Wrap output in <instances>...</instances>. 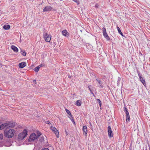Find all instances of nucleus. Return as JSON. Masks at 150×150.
Instances as JSON below:
<instances>
[{
	"label": "nucleus",
	"instance_id": "f257e3e1",
	"mask_svg": "<svg viewBox=\"0 0 150 150\" xmlns=\"http://www.w3.org/2000/svg\"><path fill=\"white\" fill-rule=\"evenodd\" d=\"M14 135V130L12 129L9 130L8 131H5L4 132V136L8 138H12Z\"/></svg>",
	"mask_w": 150,
	"mask_h": 150
},
{
	"label": "nucleus",
	"instance_id": "f03ea898",
	"mask_svg": "<svg viewBox=\"0 0 150 150\" xmlns=\"http://www.w3.org/2000/svg\"><path fill=\"white\" fill-rule=\"evenodd\" d=\"M27 131L25 129L22 132L19 134L18 137V140L20 141L23 139L27 136Z\"/></svg>",
	"mask_w": 150,
	"mask_h": 150
},
{
	"label": "nucleus",
	"instance_id": "7ed1b4c3",
	"mask_svg": "<svg viewBox=\"0 0 150 150\" xmlns=\"http://www.w3.org/2000/svg\"><path fill=\"white\" fill-rule=\"evenodd\" d=\"M36 139H37L36 135L35 133H33L31 134L29 138L28 141L30 142H33Z\"/></svg>",
	"mask_w": 150,
	"mask_h": 150
},
{
	"label": "nucleus",
	"instance_id": "20e7f679",
	"mask_svg": "<svg viewBox=\"0 0 150 150\" xmlns=\"http://www.w3.org/2000/svg\"><path fill=\"white\" fill-rule=\"evenodd\" d=\"M43 37L46 41L49 42L51 39V36L48 34L47 33H44Z\"/></svg>",
	"mask_w": 150,
	"mask_h": 150
},
{
	"label": "nucleus",
	"instance_id": "39448f33",
	"mask_svg": "<svg viewBox=\"0 0 150 150\" xmlns=\"http://www.w3.org/2000/svg\"><path fill=\"white\" fill-rule=\"evenodd\" d=\"M103 33V36L108 40H109L110 38L109 37L108 35L106 32V30L105 28L103 27L102 28Z\"/></svg>",
	"mask_w": 150,
	"mask_h": 150
},
{
	"label": "nucleus",
	"instance_id": "423d86ee",
	"mask_svg": "<svg viewBox=\"0 0 150 150\" xmlns=\"http://www.w3.org/2000/svg\"><path fill=\"white\" fill-rule=\"evenodd\" d=\"M50 129L55 134L56 136L57 137V138H58L59 137V132L57 129L55 127H50Z\"/></svg>",
	"mask_w": 150,
	"mask_h": 150
},
{
	"label": "nucleus",
	"instance_id": "0eeeda50",
	"mask_svg": "<svg viewBox=\"0 0 150 150\" xmlns=\"http://www.w3.org/2000/svg\"><path fill=\"white\" fill-rule=\"evenodd\" d=\"M108 136L110 138L113 137V134L110 126L108 127Z\"/></svg>",
	"mask_w": 150,
	"mask_h": 150
},
{
	"label": "nucleus",
	"instance_id": "6e6552de",
	"mask_svg": "<svg viewBox=\"0 0 150 150\" xmlns=\"http://www.w3.org/2000/svg\"><path fill=\"white\" fill-rule=\"evenodd\" d=\"M137 73L139 78L140 81L143 83L144 86H145L146 85V82L145 79L142 77V75L140 74V72L139 71H137Z\"/></svg>",
	"mask_w": 150,
	"mask_h": 150
},
{
	"label": "nucleus",
	"instance_id": "1a4fd4ad",
	"mask_svg": "<svg viewBox=\"0 0 150 150\" xmlns=\"http://www.w3.org/2000/svg\"><path fill=\"white\" fill-rule=\"evenodd\" d=\"M52 8L50 6H46L45 7L43 10V12H47L50 11L52 10Z\"/></svg>",
	"mask_w": 150,
	"mask_h": 150
},
{
	"label": "nucleus",
	"instance_id": "9d476101",
	"mask_svg": "<svg viewBox=\"0 0 150 150\" xmlns=\"http://www.w3.org/2000/svg\"><path fill=\"white\" fill-rule=\"evenodd\" d=\"M82 130L83 133H84L85 136H86L88 132L87 128V127L86 126H84L82 128Z\"/></svg>",
	"mask_w": 150,
	"mask_h": 150
},
{
	"label": "nucleus",
	"instance_id": "9b49d317",
	"mask_svg": "<svg viewBox=\"0 0 150 150\" xmlns=\"http://www.w3.org/2000/svg\"><path fill=\"white\" fill-rule=\"evenodd\" d=\"M26 66V63L25 62H22L19 64L18 66L19 67L21 68H23Z\"/></svg>",
	"mask_w": 150,
	"mask_h": 150
},
{
	"label": "nucleus",
	"instance_id": "f8f14e48",
	"mask_svg": "<svg viewBox=\"0 0 150 150\" xmlns=\"http://www.w3.org/2000/svg\"><path fill=\"white\" fill-rule=\"evenodd\" d=\"M8 127V124L7 123H5L3 124L0 125V130L2 129H4L5 127Z\"/></svg>",
	"mask_w": 150,
	"mask_h": 150
},
{
	"label": "nucleus",
	"instance_id": "ddd939ff",
	"mask_svg": "<svg viewBox=\"0 0 150 150\" xmlns=\"http://www.w3.org/2000/svg\"><path fill=\"white\" fill-rule=\"evenodd\" d=\"M8 126L11 128L14 127L16 124L15 122H9L8 123Z\"/></svg>",
	"mask_w": 150,
	"mask_h": 150
},
{
	"label": "nucleus",
	"instance_id": "4468645a",
	"mask_svg": "<svg viewBox=\"0 0 150 150\" xmlns=\"http://www.w3.org/2000/svg\"><path fill=\"white\" fill-rule=\"evenodd\" d=\"M62 34L63 35L65 36H68V33L66 30H64L62 31Z\"/></svg>",
	"mask_w": 150,
	"mask_h": 150
},
{
	"label": "nucleus",
	"instance_id": "2eb2a0df",
	"mask_svg": "<svg viewBox=\"0 0 150 150\" xmlns=\"http://www.w3.org/2000/svg\"><path fill=\"white\" fill-rule=\"evenodd\" d=\"M11 49L16 52H17L18 50V48L16 46L14 45H12L11 46Z\"/></svg>",
	"mask_w": 150,
	"mask_h": 150
},
{
	"label": "nucleus",
	"instance_id": "dca6fc26",
	"mask_svg": "<svg viewBox=\"0 0 150 150\" xmlns=\"http://www.w3.org/2000/svg\"><path fill=\"white\" fill-rule=\"evenodd\" d=\"M10 26L9 25H4L3 26V28L6 30H7L10 29Z\"/></svg>",
	"mask_w": 150,
	"mask_h": 150
},
{
	"label": "nucleus",
	"instance_id": "f3484780",
	"mask_svg": "<svg viewBox=\"0 0 150 150\" xmlns=\"http://www.w3.org/2000/svg\"><path fill=\"white\" fill-rule=\"evenodd\" d=\"M81 102L80 100H78L76 102V105L80 106L81 105Z\"/></svg>",
	"mask_w": 150,
	"mask_h": 150
},
{
	"label": "nucleus",
	"instance_id": "a211bd4d",
	"mask_svg": "<svg viewBox=\"0 0 150 150\" xmlns=\"http://www.w3.org/2000/svg\"><path fill=\"white\" fill-rule=\"evenodd\" d=\"M21 54L24 56H25L26 55V53L23 50H21Z\"/></svg>",
	"mask_w": 150,
	"mask_h": 150
},
{
	"label": "nucleus",
	"instance_id": "6ab92c4d",
	"mask_svg": "<svg viewBox=\"0 0 150 150\" xmlns=\"http://www.w3.org/2000/svg\"><path fill=\"white\" fill-rule=\"evenodd\" d=\"M117 30L118 31V33L120 34L122 36H123V33H122L120 29V28L118 26H117Z\"/></svg>",
	"mask_w": 150,
	"mask_h": 150
},
{
	"label": "nucleus",
	"instance_id": "aec40b11",
	"mask_svg": "<svg viewBox=\"0 0 150 150\" xmlns=\"http://www.w3.org/2000/svg\"><path fill=\"white\" fill-rule=\"evenodd\" d=\"M96 101L97 102H98V103L100 107H101L102 105V103L100 100L99 99H97L96 100Z\"/></svg>",
	"mask_w": 150,
	"mask_h": 150
},
{
	"label": "nucleus",
	"instance_id": "412c9836",
	"mask_svg": "<svg viewBox=\"0 0 150 150\" xmlns=\"http://www.w3.org/2000/svg\"><path fill=\"white\" fill-rule=\"evenodd\" d=\"M130 120V118L129 115H126V122H129Z\"/></svg>",
	"mask_w": 150,
	"mask_h": 150
},
{
	"label": "nucleus",
	"instance_id": "4be33fe9",
	"mask_svg": "<svg viewBox=\"0 0 150 150\" xmlns=\"http://www.w3.org/2000/svg\"><path fill=\"white\" fill-rule=\"evenodd\" d=\"M98 83L100 85L99 86V87L101 88H103V86L102 85V83L101 80H100V81H99L98 82Z\"/></svg>",
	"mask_w": 150,
	"mask_h": 150
},
{
	"label": "nucleus",
	"instance_id": "5701e85b",
	"mask_svg": "<svg viewBox=\"0 0 150 150\" xmlns=\"http://www.w3.org/2000/svg\"><path fill=\"white\" fill-rule=\"evenodd\" d=\"M65 110H66L67 113V114H68V115H69L71 116V117H72V115H71V113L70 112V111L69 110H67V109H65Z\"/></svg>",
	"mask_w": 150,
	"mask_h": 150
},
{
	"label": "nucleus",
	"instance_id": "b1692460",
	"mask_svg": "<svg viewBox=\"0 0 150 150\" xmlns=\"http://www.w3.org/2000/svg\"><path fill=\"white\" fill-rule=\"evenodd\" d=\"M41 135V133L39 131H38L37 132V135H36L37 139Z\"/></svg>",
	"mask_w": 150,
	"mask_h": 150
},
{
	"label": "nucleus",
	"instance_id": "393cba45",
	"mask_svg": "<svg viewBox=\"0 0 150 150\" xmlns=\"http://www.w3.org/2000/svg\"><path fill=\"white\" fill-rule=\"evenodd\" d=\"M121 78L120 77H118V79H117V84H119L120 83V82L121 80Z\"/></svg>",
	"mask_w": 150,
	"mask_h": 150
},
{
	"label": "nucleus",
	"instance_id": "a878e982",
	"mask_svg": "<svg viewBox=\"0 0 150 150\" xmlns=\"http://www.w3.org/2000/svg\"><path fill=\"white\" fill-rule=\"evenodd\" d=\"M39 69L38 68V67H35L34 69V70L35 71V72H38L39 70Z\"/></svg>",
	"mask_w": 150,
	"mask_h": 150
},
{
	"label": "nucleus",
	"instance_id": "bb28decb",
	"mask_svg": "<svg viewBox=\"0 0 150 150\" xmlns=\"http://www.w3.org/2000/svg\"><path fill=\"white\" fill-rule=\"evenodd\" d=\"M3 138V134H0V139L2 140Z\"/></svg>",
	"mask_w": 150,
	"mask_h": 150
},
{
	"label": "nucleus",
	"instance_id": "cd10ccee",
	"mask_svg": "<svg viewBox=\"0 0 150 150\" xmlns=\"http://www.w3.org/2000/svg\"><path fill=\"white\" fill-rule=\"evenodd\" d=\"M124 111L125 112H126V111H127V108L126 107H125L124 108Z\"/></svg>",
	"mask_w": 150,
	"mask_h": 150
},
{
	"label": "nucleus",
	"instance_id": "c85d7f7f",
	"mask_svg": "<svg viewBox=\"0 0 150 150\" xmlns=\"http://www.w3.org/2000/svg\"><path fill=\"white\" fill-rule=\"evenodd\" d=\"M95 7L96 8H98L99 7V5L98 4H96L95 5Z\"/></svg>",
	"mask_w": 150,
	"mask_h": 150
},
{
	"label": "nucleus",
	"instance_id": "c756f323",
	"mask_svg": "<svg viewBox=\"0 0 150 150\" xmlns=\"http://www.w3.org/2000/svg\"><path fill=\"white\" fill-rule=\"evenodd\" d=\"M89 90L91 92V93L93 95V96H95L94 95L93 93V92L92 90L91 89H90Z\"/></svg>",
	"mask_w": 150,
	"mask_h": 150
},
{
	"label": "nucleus",
	"instance_id": "7c9ffc66",
	"mask_svg": "<svg viewBox=\"0 0 150 150\" xmlns=\"http://www.w3.org/2000/svg\"><path fill=\"white\" fill-rule=\"evenodd\" d=\"M4 145V144H3L1 143V142H0V147H2Z\"/></svg>",
	"mask_w": 150,
	"mask_h": 150
},
{
	"label": "nucleus",
	"instance_id": "2f4dec72",
	"mask_svg": "<svg viewBox=\"0 0 150 150\" xmlns=\"http://www.w3.org/2000/svg\"><path fill=\"white\" fill-rule=\"evenodd\" d=\"M125 112L126 114V115H129V112H128V111H126V112Z\"/></svg>",
	"mask_w": 150,
	"mask_h": 150
},
{
	"label": "nucleus",
	"instance_id": "473e14b6",
	"mask_svg": "<svg viewBox=\"0 0 150 150\" xmlns=\"http://www.w3.org/2000/svg\"><path fill=\"white\" fill-rule=\"evenodd\" d=\"M71 117V121L72 122H73V121H74V119L73 117Z\"/></svg>",
	"mask_w": 150,
	"mask_h": 150
},
{
	"label": "nucleus",
	"instance_id": "72a5a7b5",
	"mask_svg": "<svg viewBox=\"0 0 150 150\" xmlns=\"http://www.w3.org/2000/svg\"><path fill=\"white\" fill-rule=\"evenodd\" d=\"M42 150H49V149L48 148H46L42 149Z\"/></svg>",
	"mask_w": 150,
	"mask_h": 150
},
{
	"label": "nucleus",
	"instance_id": "f704fd0d",
	"mask_svg": "<svg viewBox=\"0 0 150 150\" xmlns=\"http://www.w3.org/2000/svg\"><path fill=\"white\" fill-rule=\"evenodd\" d=\"M88 87L89 89H91V87H92V86H91L90 85H89L88 86Z\"/></svg>",
	"mask_w": 150,
	"mask_h": 150
},
{
	"label": "nucleus",
	"instance_id": "c9c22d12",
	"mask_svg": "<svg viewBox=\"0 0 150 150\" xmlns=\"http://www.w3.org/2000/svg\"><path fill=\"white\" fill-rule=\"evenodd\" d=\"M46 122L47 124H49V125H50L51 124L50 122H49V121H47Z\"/></svg>",
	"mask_w": 150,
	"mask_h": 150
},
{
	"label": "nucleus",
	"instance_id": "e433bc0d",
	"mask_svg": "<svg viewBox=\"0 0 150 150\" xmlns=\"http://www.w3.org/2000/svg\"><path fill=\"white\" fill-rule=\"evenodd\" d=\"M33 83H36V80H33Z\"/></svg>",
	"mask_w": 150,
	"mask_h": 150
},
{
	"label": "nucleus",
	"instance_id": "4c0bfd02",
	"mask_svg": "<svg viewBox=\"0 0 150 150\" xmlns=\"http://www.w3.org/2000/svg\"><path fill=\"white\" fill-rule=\"evenodd\" d=\"M72 0L75 2H76V3L77 2V0Z\"/></svg>",
	"mask_w": 150,
	"mask_h": 150
},
{
	"label": "nucleus",
	"instance_id": "58836bf2",
	"mask_svg": "<svg viewBox=\"0 0 150 150\" xmlns=\"http://www.w3.org/2000/svg\"><path fill=\"white\" fill-rule=\"evenodd\" d=\"M37 67H38V68H39V69H40V68L41 67L40 65H39V66H38Z\"/></svg>",
	"mask_w": 150,
	"mask_h": 150
},
{
	"label": "nucleus",
	"instance_id": "ea45409f",
	"mask_svg": "<svg viewBox=\"0 0 150 150\" xmlns=\"http://www.w3.org/2000/svg\"><path fill=\"white\" fill-rule=\"evenodd\" d=\"M72 122L73 123V124L74 125H76V123H75V122L74 121H73Z\"/></svg>",
	"mask_w": 150,
	"mask_h": 150
},
{
	"label": "nucleus",
	"instance_id": "a19ab883",
	"mask_svg": "<svg viewBox=\"0 0 150 150\" xmlns=\"http://www.w3.org/2000/svg\"><path fill=\"white\" fill-rule=\"evenodd\" d=\"M72 122L73 123V124L74 125H76V123H75V122L74 121H73Z\"/></svg>",
	"mask_w": 150,
	"mask_h": 150
},
{
	"label": "nucleus",
	"instance_id": "79ce46f5",
	"mask_svg": "<svg viewBox=\"0 0 150 150\" xmlns=\"http://www.w3.org/2000/svg\"><path fill=\"white\" fill-rule=\"evenodd\" d=\"M96 80L98 82L99 81H100V80H99L98 79H96Z\"/></svg>",
	"mask_w": 150,
	"mask_h": 150
},
{
	"label": "nucleus",
	"instance_id": "37998d69",
	"mask_svg": "<svg viewBox=\"0 0 150 150\" xmlns=\"http://www.w3.org/2000/svg\"><path fill=\"white\" fill-rule=\"evenodd\" d=\"M40 65L41 66V67H42V66H44V65H43L42 64H40Z\"/></svg>",
	"mask_w": 150,
	"mask_h": 150
},
{
	"label": "nucleus",
	"instance_id": "c03bdc74",
	"mask_svg": "<svg viewBox=\"0 0 150 150\" xmlns=\"http://www.w3.org/2000/svg\"><path fill=\"white\" fill-rule=\"evenodd\" d=\"M65 132H66V135H68V133H67V132L66 131H65Z\"/></svg>",
	"mask_w": 150,
	"mask_h": 150
},
{
	"label": "nucleus",
	"instance_id": "a18cd8bd",
	"mask_svg": "<svg viewBox=\"0 0 150 150\" xmlns=\"http://www.w3.org/2000/svg\"><path fill=\"white\" fill-rule=\"evenodd\" d=\"M129 150H131V149H129Z\"/></svg>",
	"mask_w": 150,
	"mask_h": 150
},
{
	"label": "nucleus",
	"instance_id": "49530a36",
	"mask_svg": "<svg viewBox=\"0 0 150 150\" xmlns=\"http://www.w3.org/2000/svg\"><path fill=\"white\" fill-rule=\"evenodd\" d=\"M0 2H1V1H0Z\"/></svg>",
	"mask_w": 150,
	"mask_h": 150
}]
</instances>
